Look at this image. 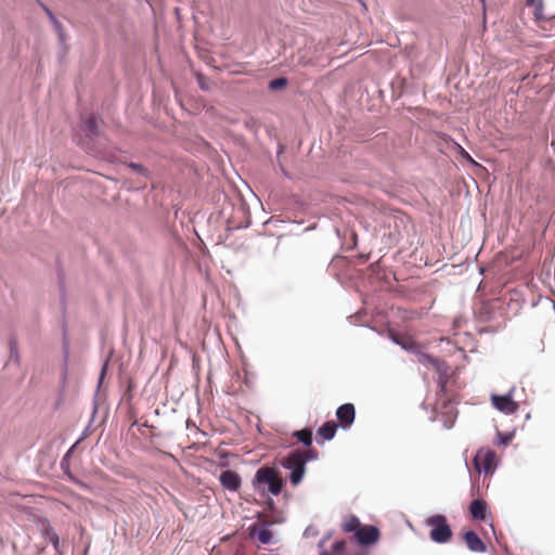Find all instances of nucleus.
<instances>
[{
  "instance_id": "obj_8",
  "label": "nucleus",
  "mask_w": 555,
  "mask_h": 555,
  "mask_svg": "<svg viewBox=\"0 0 555 555\" xmlns=\"http://www.w3.org/2000/svg\"><path fill=\"white\" fill-rule=\"evenodd\" d=\"M336 416L343 428H349L353 424L356 417L354 405L352 403H345L340 405L336 411Z\"/></svg>"
},
{
  "instance_id": "obj_30",
  "label": "nucleus",
  "mask_w": 555,
  "mask_h": 555,
  "mask_svg": "<svg viewBox=\"0 0 555 555\" xmlns=\"http://www.w3.org/2000/svg\"><path fill=\"white\" fill-rule=\"evenodd\" d=\"M507 438H502V443H506L507 442Z\"/></svg>"
},
{
  "instance_id": "obj_23",
  "label": "nucleus",
  "mask_w": 555,
  "mask_h": 555,
  "mask_svg": "<svg viewBox=\"0 0 555 555\" xmlns=\"http://www.w3.org/2000/svg\"><path fill=\"white\" fill-rule=\"evenodd\" d=\"M460 155L462 158L467 160L468 163L473 164L474 166H478V164L473 159V157L461 146L459 145Z\"/></svg>"
},
{
  "instance_id": "obj_22",
  "label": "nucleus",
  "mask_w": 555,
  "mask_h": 555,
  "mask_svg": "<svg viewBox=\"0 0 555 555\" xmlns=\"http://www.w3.org/2000/svg\"><path fill=\"white\" fill-rule=\"evenodd\" d=\"M346 548V541L345 540H340V541H337L333 544V552L335 554H341Z\"/></svg>"
},
{
  "instance_id": "obj_26",
  "label": "nucleus",
  "mask_w": 555,
  "mask_h": 555,
  "mask_svg": "<svg viewBox=\"0 0 555 555\" xmlns=\"http://www.w3.org/2000/svg\"><path fill=\"white\" fill-rule=\"evenodd\" d=\"M543 302L545 304V308L555 309V301L548 297L543 299Z\"/></svg>"
},
{
  "instance_id": "obj_7",
  "label": "nucleus",
  "mask_w": 555,
  "mask_h": 555,
  "mask_svg": "<svg viewBox=\"0 0 555 555\" xmlns=\"http://www.w3.org/2000/svg\"><path fill=\"white\" fill-rule=\"evenodd\" d=\"M354 538L360 544H372L379 539V530L375 526H361Z\"/></svg>"
},
{
  "instance_id": "obj_6",
  "label": "nucleus",
  "mask_w": 555,
  "mask_h": 555,
  "mask_svg": "<svg viewBox=\"0 0 555 555\" xmlns=\"http://www.w3.org/2000/svg\"><path fill=\"white\" fill-rule=\"evenodd\" d=\"M219 481L223 489L236 492L241 488L242 478L235 470L227 469L223 470L219 477Z\"/></svg>"
},
{
  "instance_id": "obj_17",
  "label": "nucleus",
  "mask_w": 555,
  "mask_h": 555,
  "mask_svg": "<svg viewBox=\"0 0 555 555\" xmlns=\"http://www.w3.org/2000/svg\"><path fill=\"white\" fill-rule=\"evenodd\" d=\"M127 167L145 179H150L152 177V172L146 167L139 163L130 162L127 164Z\"/></svg>"
},
{
  "instance_id": "obj_20",
  "label": "nucleus",
  "mask_w": 555,
  "mask_h": 555,
  "mask_svg": "<svg viewBox=\"0 0 555 555\" xmlns=\"http://www.w3.org/2000/svg\"><path fill=\"white\" fill-rule=\"evenodd\" d=\"M257 539L261 543L268 544L272 540V532L268 528H261L257 533Z\"/></svg>"
},
{
  "instance_id": "obj_21",
  "label": "nucleus",
  "mask_w": 555,
  "mask_h": 555,
  "mask_svg": "<svg viewBox=\"0 0 555 555\" xmlns=\"http://www.w3.org/2000/svg\"><path fill=\"white\" fill-rule=\"evenodd\" d=\"M196 80H197V83H198V87L203 90V91H209L210 90V86L209 83L207 82L206 78L204 75L202 74H197L196 75Z\"/></svg>"
},
{
  "instance_id": "obj_10",
  "label": "nucleus",
  "mask_w": 555,
  "mask_h": 555,
  "mask_svg": "<svg viewBox=\"0 0 555 555\" xmlns=\"http://www.w3.org/2000/svg\"><path fill=\"white\" fill-rule=\"evenodd\" d=\"M464 541H465L467 547L472 552H478V553L486 552V544L474 531H467L464 534Z\"/></svg>"
},
{
  "instance_id": "obj_11",
  "label": "nucleus",
  "mask_w": 555,
  "mask_h": 555,
  "mask_svg": "<svg viewBox=\"0 0 555 555\" xmlns=\"http://www.w3.org/2000/svg\"><path fill=\"white\" fill-rule=\"evenodd\" d=\"M81 129L86 133V135L91 140H95L101 135L100 130L98 128L96 119L93 116L82 119Z\"/></svg>"
},
{
  "instance_id": "obj_4",
  "label": "nucleus",
  "mask_w": 555,
  "mask_h": 555,
  "mask_svg": "<svg viewBox=\"0 0 555 555\" xmlns=\"http://www.w3.org/2000/svg\"><path fill=\"white\" fill-rule=\"evenodd\" d=\"M474 466L479 473H492L495 466V452L489 448L479 449L474 457Z\"/></svg>"
},
{
  "instance_id": "obj_32",
  "label": "nucleus",
  "mask_w": 555,
  "mask_h": 555,
  "mask_svg": "<svg viewBox=\"0 0 555 555\" xmlns=\"http://www.w3.org/2000/svg\"><path fill=\"white\" fill-rule=\"evenodd\" d=\"M485 4V0H480Z\"/></svg>"
},
{
  "instance_id": "obj_1",
  "label": "nucleus",
  "mask_w": 555,
  "mask_h": 555,
  "mask_svg": "<svg viewBox=\"0 0 555 555\" xmlns=\"http://www.w3.org/2000/svg\"><path fill=\"white\" fill-rule=\"evenodd\" d=\"M318 457L319 452L314 448L296 449L282 457L280 464L285 469L291 470L289 481L293 486H297L305 476L307 462L315 461Z\"/></svg>"
},
{
  "instance_id": "obj_13",
  "label": "nucleus",
  "mask_w": 555,
  "mask_h": 555,
  "mask_svg": "<svg viewBox=\"0 0 555 555\" xmlns=\"http://www.w3.org/2000/svg\"><path fill=\"white\" fill-rule=\"evenodd\" d=\"M337 430V424L333 421L325 422L319 429L318 436L323 440H331L334 438Z\"/></svg>"
},
{
  "instance_id": "obj_31",
  "label": "nucleus",
  "mask_w": 555,
  "mask_h": 555,
  "mask_svg": "<svg viewBox=\"0 0 555 555\" xmlns=\"http://www.w3.org/2000/svg\"><path fill=\"white\" fill-rule=\"evenodd\" d=\"M357 555H367V553L366 552H361V553H359Z\"/></svg>"
},
{
  "instance_id": "obj_3",
  "label": "nucleus",
  "mask_w": 555,
  "mask_h": 555,
  "mask_svg": "<svg viewBox=\"0 0 555 555\" xmlns=\"http://www.w3.org/2000/svg\"><path fill=\"white\" fill-rule=\"evenodd\" d=\"M426 525L431 528L430 539L436 543H447L452 538V530L443 515H434L426 520Z\"/></svg>"
},
{
  "instance_id": "obj_12",
  "label": "nucleus",
  "mask_w": 555,
  "mask_h": 555,
  "mask_svg": "<svg viewBox=\"0 0 555 555\" xmlns=\"http://www.w3.org/2000/svg\"><path fill=\"white\" fill-rule=\"evenodd\" d=\"M488 505L481 499L474 500L469 505L472 517L477 520H485L487 516Z\"/></svg>"
},
{
  "instance_id": "obj_27",
  "label": "nucleus",
  "mask_w": 555,
  "mask_h": 555,
  "mask_svg": "<svg viewBox=\"0 0 555 555\" xmlns=\"http://www.w3.org/2000/svg\"><path fill=\"white\" fill-rule=\"evenodd\" d=\"M281 170L286 178H291L288 172L283 167H281Z\"/></svg>"
},
{
  "instance_id": "obj_15",
  "label": "nucleus",
  "mask_w": 555,
  "mask_h": 555,
  "mask_svg": "<svg viewBox=\"0 0 555 555\" xmlns=\"http://www.w3.org/2000/svg\"><path fill=\"white\" fill-rule=\"evenodd\" d=\"M293 437L307 447V449L311 448L313 441L312 429L304 428L301 430H296L293 433Z\"/></svg>"
},
{
  "instance_id": "obj_18",
  "label": "nucleus",
  "mask_w": 555,
  "mask_h": 555,
  "mask_svg": "<svg viewBox=\"0 0 555 555\" xmlns=\"http://www.w3.org/2000/svg\"><path fill=\"white\" fill-rule=\"evenodd\" d=\"M288 83V80L286 77H278L269 81L268 88L272 91H278L283 88H285Z\"/></svg>"
},
{
  "instance_id": "obj_25",
  "label": "nucleus",
  "mask_w": 555,
  "mask_h": 555,
  "mask_svg": "<svg viewBox=\"0 0 555 555\" xmlns=\"http://www.w3.org/2000/svg\"><path fill=\"white\" fill-rule=\"evenodd\" d=\"M438 386H439L440 392L444 393L446 387H447V379L444 377L440 376Z\"/></svg>"
},
{
  "instance_id": "obj_16",
  "label": "nucleus",
  "mask_w": 555,
  "mask_h": 555,
  "mask_svg": "<svg viewBox=\"0 0 555 555\" xmlns=\"http://www.w3.org/2000/svg\"><path fill=\"white\" fill-rule=\"evenodd\" d=\"M40 5L42 7V9L44 10V12L47 13V15L49 16L54 29L56 30V33L59 34V39L61 42H64L65 41V38H64V33H63V27L61 25V23L57 21L56 16L54 15V13L47 7L44 5L43 3H40Z\"/></svg>"
},
{
  "instance_id": "obj_24",
  "label": "nucleus",
  "mask_w": 555,
  "mask_h": 555,
  "mask_svg": "<svg viewBox=\"0 0 555 555\" xmlns=\"http://www.w3.org/2000/svg\"><path fill=\"white\" fill-rule=\"evenodd\" d=\"M530 5H533L535 10H542L543 1L542 0H527Z\"/></svg>"
},
{
  "instance_id": "obj_5",
  "label": "nucleus",
  "mask_w": 555,
  "mask_h": 555,
  "mask_svg": "<svg viewBox=\"0 0 555 555\" xmlns=\"http://www.w3.org/2000/svg\"><path fill=\"white\" fill-rule=\"evenodd\" d=\"M491 402L495 409L505 414H514L519 404L513 400L512 393L505 396L492 395Z\"/></svg>"
},
{
  "instance_id": "obj_2",
  "label": "nucleus",
  "mask_w": 555,
  "mask_h": 555,
  "mask_svg": "<svg viewBox=\"0 0 555 555\" xmlns=\"http://www.w3.org/2000/svg\"><path fill=\"white\" fill-rule=\"evenodd\" d=\"M253 485L261 493H264V486H268V491L273 495H278L284 487V480L275 468L262 466L256 472Z\"/></svg>"
},
{
  "instance_id": "obj_19",
  "label": "nucleus",
  "mask_w": 555,
  "mask_h": 555,
  "mask_svg": "<svg viewBox=\"0 0 555 555\" xmlns=\"http://www.w3.org/2000/svg\"><path fill=\"white\" fill-rule=\"evenodd\" d=\"M391 337L397 344L401 345L404 349H411L414 346V341L411 339V337H401L400 335L392 333Z\"/></svg>"
},
{
  "instance_id": "obj_14",
  "label": "nucleus",
  "mask_w": 555,
  "mask_h": 555,
  "mask_svg": "<svg viewBox=\"0 0 555 555\" xmlns=\"http://www.w3.org/2000/svg\"><path fill=\"white\" fill-rule=\"evenodd\" d=\"M361 527L360 520L354 515H348L344 518V520L340 524V528L344 532H354L359 530Z\"/></svg>"
},
{
  "instance_id": "obj_9",
  "label": "nucleus",
  "mask_w": 555,
  "mask_h": 555,
  "mask_svg": "<svg viewBox=\"0 0 555 555\" xmlns=\"http://www.w3.org/2000/svg\"><path fill=\"white\" fill-rule=\"evenodd\" d=\"M36 524L42 535L49 540L54 546L55 551L60 548V539L59 535L54 532L53 528L50 525V521L44 517H37Z\"/></svg>"
},
{
  "instance_id": "obj_28",
  "label": "nucleus",
  "mask_w": 555,
  "mask_h": 555,
  "mask_svg": "<svg viewBox=\"0 0 555 555\" xmlns=\"http://www.w3.org/2000/svg\"><path fill=\"white\" fill-rule=\"evenodd\" d=\"M321 555H333V554L330 553V552L324 551V552L321 553Z\"/></svg>"
},
{
  "instance_id": "obj_29",
  "label": "nucleus",
  "mask_w": 555,
  "mask_h": 555,
  "mask_svg": "<svg viewBox=\"0 0 555 555\" xmlns=\"http://www.w3.org/2000/svg\"><path fill=\"white\" fill-rule=\"evenodd\" d=\"M397 312H403V313H406L408 311L405 309H398Z\"/></svg>"
}]
</instances>
